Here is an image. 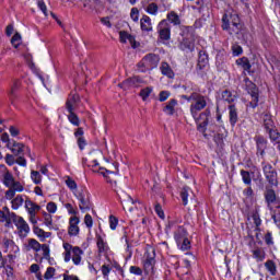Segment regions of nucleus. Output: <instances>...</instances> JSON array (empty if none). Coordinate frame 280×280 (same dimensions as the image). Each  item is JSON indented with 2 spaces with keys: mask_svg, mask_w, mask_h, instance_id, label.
Instances as JSON below:
<instances>
[{
  "mask_svg": "<svg viewBox=\"0 0 280 280\" xmlns=\"http://www.w3.org/2000/svg\"><path fill=\"white\" fill-rule=\"evenodd\" d=\"M129 272L131 275H136L137 277H141V275H143V270L138 266H131L129 268Z\"/></svg>",
  "mask_w": 280,
  "mask_h": 280,
  "instance_id": "nucleus-57",
  "label": "nucleus"
},
{
  "mask_svg": "<svg viewBox=\"0 0 280 280\" xmlns=\"http://www.w3.org/2000/svg\"><path fill=\"white\" fill-rule=\"evenodd\" d=\"M141 84H143V79H141V77L129 78L127 79V83H125V85L128 88V91H130V89H139Z\"/></svg>",
  "mask_w": 280,
  "mask_h": 280,
  "instance_id": "nucleus-24",
  "label": "nucleus"
},
{
  "mask_svg": "<svg viewBox=\"0 0 280 280\" xmlns=\"http://www.w3.org/2000/svg\"><path fill=\"white\" fill-rule=\"evenodd\" d=\"M11 188L14 189L15 191H23V189H25L21 182H13Z\"/></svg>",
  "mask_w": 280,
  "mask_h": 280,
  "instance_id": "nucleus-64",
  "label": "nucleus"
},
{
  "mask_svg": "<svg viewBox=\"0 0 280 280\" xmlns=\"http://www.w3.org/2000/svg\"><path fill=\"white\" fill-rule=\"evenodd\" d=\"M260 118L262 119V126L266 132H269L270 130H275V128H277L275 126V120H272V115H270V113L264 112L260 115Z\"/></svg>",
  "mask_w": 280,
  "mask_h": 280,
  "instance_id": "nucleus-15",
  "label": "nucleus"
},
{
  "mask_svg": "<svg viewBox=\"0 0 280 280\" xmlns=\"http://www.w3.org/2000/svg\"><path fill=\"white\" fill-rule=\"evenodd\" d=\"M16 214L15 212H11L10 208L8 206H4L2 210H0V222H5L7 218H10V215Z\"/></svg>",
  "mask_w": 280,
  "mask_h": 280,
  "instance_id": "nucleus-40",
  "label": "nucleus"
},
{
  "mask_svg": "<svg viewBox=\"0 0 280 280\" xmlns=\"http://www.w3.org/2000/svg\"><path fill=\"white\" fill-rule=\"evenodd\" d=\"M28 246H30V248L35 250V253H38V250H40V248L43 247V245H40V243H38V241H36V238H30Z\"/></svg>",
  "mask_w": 280,
  "mask_h": 280,
  "instance_id": "nucleus-48",
  "label": "nucleus"
},
{
  "mask_svg": "<svg viewBox=\"0 0 280 280\" xmlns=\"http://www.w3.org/2000/svg\"><path fill=\"white\" fill-rule=\"evenodd\" d=\"M54 275H56V268L48 267L44 275V279L46 280L54 279Z\"/></svg>",
  "mask_w": 280,
  "mask_h": 280,
  "instance_id": "nucleus-53",
  "label": "nucleus"
},
{
  "mask_svg": "<svg viewBox=\"0 0 280 280\" xmlns=\"http://www.w3.org/2000/svg\"><path fill=\"white\" fill-rule=\"evenodd\" d=\"M262 174L270 187H279V173L272 164L261 162Z\"/></svg>",
  "mask_w": 280,
  "mask_h": 280,
  "instance_id": "nucleus-3",
  "label": "nucleus"
},
{
  "mask_svg": "<svg viewBox=\"0 0 280 280\" xmlns=\"http://www.w3.org/2000/svg\"><path fill=\"white\" fill-rule=\"evenodd\" d=\"M249 237L252 241L248 243V246L250 248H253L254 246V249H252L253 259H255L259 264L264 261V259H266V250L256 245L255 237L253 235H250Z\"/></svg>",
  "mask_w": 280,
  "mask_h": 280,
  "instance_id": "nucleus-11",
  "label": "nucleus"
},
{
  "mask_svg": "<svg viewBox=\"0 0 280 280\" xmlns=\"http://www.w3.org/2000/svg\"><path fill=\"white\" fill-rule=\"evenodd\" d=\"M40 250H43L44 259H51V256L49 254L50 253L49 245L43 244L40 247Z\"/></svg>",
  "mask_w": 280,
  "mask_h": 280,
  "instance_id": "nucleus-52",
  "label": "nucleus"
},
{
  "mask_svg": "<svg viewBox=\"0 0 280 280\" xmlns=\"http://www.w3.org/2000/svg\"><path fill=\"white\" fill-rule=\"evenodd\" d=\"M130 16H131L132 21H135V23H137L139 21V9L132 8Z\"/></svg>",
  "mask_w": 280,
  "mask_h": 280,
  "instance_id": "nucleus-62",
  "label": "nucleus"
},
{
  "mask_svg": "<svg viewBox=\"0 0 280 280\" xmlns=\"http://www.w3.org/2000/svg\"><path fill=\"white\" fill-rule=\"evenodd\" d=\"M265 268L271 277H277V262L272 259H268L265 262Z\"/></svg>",
  "mask_w": 280,
  "mask_h": 280,
  "instance_id": "nucleus-31",
  "label": "nucleus"
},
{
  "mask_svg": "<svg viewBox=\"0 0 280 280\" xmlns=\"http://www.w3.org/2000/svg\"><path fill=\"white\" fill-rule=\"evenodd\" d=\"M0 172L3 173V185L5 187H12L15 183L14 176L8 171V167H5L4 164H0Z\"/></svg>",
  "mask_w": 280,
  "mask_h": 280,
  "instance_id": "nucleus-17",
  "label": "nucleus"
},
{
  "mask_svg": "<svg viewBox=\"0 0 280 280\" xmlns=\"http://www.w3.org/2000/svg\"><path fill=\"white\" fill-rule=\"evenodd\" d=\"M267 133L269 135V139L272 143H280V133L276 128L267 131Z\"/></svg>",
  "mask_w": 280,
  "mask_h": 280,
  "instance_id": "nucleus-39",
  "label": "nucleus"
},
{
  "mask_svg": "<svg viewBox=\"0 0 280 280\" xmlns=\"http://www.w3.org/2000/svg\"><path fill=\"white\" fill-rule=\"evenodd\" d=\"M245 90L250 95L249 108H257L259 106V88L248 77L244 79Z\"/></svg>",
  "mask_w": 280,
  "mask_h": 280,
  "instance_id": "nucleus-4",
  "label": "nucleus"
},
{
  "mask_svg": "<svg viewBox=\"0 0 280 280\" xmlns=\"http://www.w3.org/2000/svg\"><path fill=\"white\" fill-rule=\"evenodd\" d=\"M179 30H180L179 35L189 36V33L194 31V27H191V26H180Z\"/></svg>",
  "mask_w": 280,
  "mask_h": 280,
  "instance_id": "nucleus-59",
  "label": "nucleus"
},
{
  "mask_svg": "<svg viewBox=\"0 0 280 280\" xmlns=\"http://www.w3.org/2000/svg\"><path fill=\"white\" fill-rule=\"evenodd\" d=\"M11 152L15 155L19 156V154H23L25 152V144L21 142H16L15 140H12V149Z\"/></svg>",
  "mask_w": 280,
  "mask_h": 280,
  "instance_id": "nucleus-29",
  "label": "nucleus"
},
{
  "mask_svg": "<svg viewBox=\"0 0 280 280\" xmlns=\"http://www.w3.org/2000/svg\"><path fill=\"white\" fill-rule=\"evenodd\" d=\"M31 178L35 185H40V183H43V176H40L38 171H32Z\"/></svg>",
  "mask_w": 280,
  "mask_h": 280,
  "instance_id": "nucleus-44",
  "label": "nucleus"
},
{
  "mask_svg": "<svg viewBox=\"0 0 280 280\" xmlns=\"http://www.w3.org/2000/svg\"><path fill=\"white\" fill-rule=\"evenodd\" d=\"M187 235V229H185L184 226H178L174 233V240L176 244H178V242H183V240H186Z\"/></svg>",
  "mask_w": 280,
  "mask_h": 280,
  "instance_id": "nucleus-27",
  "label": "nucleus"
},
{
  "mask_svg": "<svg viewBox=\"0 0 280 280\" xmlns=\"http://www.w3.org/2000/svg\"><path fill=\"white\" fill-rule=\"evenodd\" d=\"M13 224L18 229L15 233L19 235L20 240H25V237L30 235V224H27V221H25L23 217L18 214L16 219H13Z\"/></svg>",
  "mask_w": 280,
  "mask_h": 280,
  "instance_id": "nucleus-8",
  "label": "nucleus"
},
{
  "mask_svg": "<svg viewBox=\"0 0 280 280\" xmlns=\"http://www.w3.org/2000/svg\"><path fill=\"white\" fill-rule=\"evenodd\" d=\"M46 209L48 213H56V211H58V206L56 205V202L50 201L47 203Z\"/></svg>",
  "mask_w": 280,
  "mask_h": 280,
  "instance_id": "nucleus-58",
  "label": "nucleus"
},
{
  "mask_svg": "<svg viewBox=\"0 0 280 280\" xmlns=\"http://www.w3.org/2000/svg\"><path fill=\"white\" fill-rule=\"evenodd\" d=\"M148 14H151L152 16H156L159 14V4L152 2L147 7Z\"/></svg>",
  "mask_w": 280,
  "mask_h": 280,
  "instance_id": "nucleus-45",
  "label": "nucleus"
},
{
  "mask_svg": "<svg viewBox=\"0 0 280 280\" xmlns=\"http://www.w3.org/2000/svg\"><path fill=\"white\" fill-rule=\"evenodd\" d=\"M236 66L241 67L244 71H247V73L250 74V69H253V65H250V60H248V57H241L236 59Z\"/></svg>",
  "mask_w": 280,
  "mask_h": 280,
  "instance_id": "nucleus-23",
  "label": "nucleus"
},
{
  "mask_svg": "<svg viewBox=\"0 0 280 280\" xmlns=\"http://www.w3.org/2000/svg\"><path fill=\"white\" fill-rule=\"evenodd\" d=\"M209 67V55L205 50L199 51L198 56V62L196 67L197 73H200V71H205Z\"/></svg>",
  "mask_w": 280,
  "mask_h": 280,
  "instance_id": "nucleus-13",
  "label": "nucleus"
},
{
  "mask_svg": "<svg viewBox=\"0 0 280 280\" xmlns=\"http://www.w3.org/2000/svg\"><path fill=\"white\" fill-rule=\"evenodd\" d=\"M72 261L74 266H80L82 261V255H84V250H82V248H80L79 246H75L72 248Z\"/></svg>",
  "mask_w": 280,
  "mask_h": 280,
  "instance_id": "nucleus-25",
  "label": "nucleus"
},
{
  "mask_svg": "<svg viewBox=\"0 0 280 280\" xmlns=\"http://www.w3.org/2000/svg\"><path fill=\"white\" fill-rule=\"evenodd\" d=\"M178 106V101L176 98H172L168 103L163 107V113L172 117L174 113H176V107Z\"/></svg>",
  "mask_w": 280,
  "mask_h": 280,
  "instance_id": "nucleus-20",
  "label": "nucleus"
},
{
  "mask_svg": "<svg viewBox=\"0 0 280 280\" xmlns=\"http://www.w3.org/2000/svg\"><path fill=\"white\" fill-rule=\"evenodd\" d=\"M264 240H265V244H266L267 246H275V241H273V238H272V232H267V233L265 234Z\"/></svg>",
  "mask_w": 280,
  "mask_h": 280,
  "instance_id": "nucleus-51",
  "label": "nucleus"
},
{
  "mask_svg": "<svg viewBox=\"0 0 280 280\" xmlns=\"http://www.w3.org/2000/svg\"><path fill=\"white\" fill-rule=\"evenodd\" d=\"M254 224L256 226V231H260V226H261V217L259 215V210H255L252 214Z\"/></svg>",
  "mask_w": 280,
  "mask_h": 280,
  "instance_id": "nucleus-41",
  "label": "nucleus"
},
{
  "mask_svg": "<svg viewBox=\"0 0 280 280\" xmlns=\"http://www.w3.org/2000/svg\"><path fill=\"white\" fill-rule=\"evenodd\" d=\"M221 97L224 102H228V104H233V102H235V100H237V97L235 95H233V93H231V91L225 90L221 93Z\"/></svg>",
  "mask_w": 280,
  "mask_h": 280,
  "instance_id": "nucleus-36",
  "label": "nucleus"
},
{
  "mask_svg": "<svg viewBox=\"0 0 280 280\" xmlns=\"http://www.w3.org/2000/svg\"><path fill=\"white\" fill-rule=\"evenodd\" d=\"M96 246L98 248V255H108L110 247H108V243L100 234H96Z\"/></svg>",
  "mask_w": 280,
  "mask_h": 280,
  "instance_id": "nucleus-19",
  "label": "nucleus"
},
{
  "mask_svg": "<svg viewBox=\"0 0 280 280\" xmlns=\"http://www.w3.org/2000/svg\"><path fill=\"white\" fill-rule=\"evenodd\" d=\"M140 27L142 32H152V19L148 15H143L140 20Z\"/></svg>",
  "mask_w": 280,
  "mask_h": 280,
  "instance_id": "nucleus-26",
  "label": "nucleus"
},
{
  "mask_svg": "<svg viewBox=\"0 0 280 280\" xmlns=\"http://www.w3.org/2000/svg\"><path fill=\"white\" fill-rule=\"evenodd\" d=\"M23 202H25V199H23V196L18 195L15 198L12 199L11 205L12 209L16 211L20 207H23Z\"/></svg>",
  "mask_w": 280,
  "mask_h": 280,
  "instance_id": "nucleus-38",
  "label": "nucleus"
},
{
  "mask_svg": "<svg viewBox=\"0 0 280 280\" xmlns=\"http://www.w3.org/2000/svg\"><path fill=\"white\" fill-rule=\"evenodd\" d=\"M160 69H161L162 75H166V78H170L171 80L174 79V70H172V67H170V63L162 62Z\"/></svg>",
  "mask_w": 280,
  "mask_h": 280,
  "instance_id": "nucleus-30",
  "label": "nucleus"
},
{
  "mask_svg": "<svg viewBox=\"0 0 280 280\" xmlns=\"http://www.w3.org/2000/svg\"><path fill=\"white\" fill-rule=\"evenodd\" d=\"M244 54V48H242V46H240L238 44H234L232 45V55L237 57V56H242Z\"/></svg>",
  "mask_w": 280,
  "mask_h": 280,
  "instance_id": "nucleus-50",
  "label": "nucleus"
},
{
  "mask_svg": "<svg viewBox=\"0 0 280 280\" xmlns=\"http://www.w3.org/2000/svg\"><path fill=\"white\" fill-rule=\"evenodd\" d=\"M207 108V96L196 93L192 103L190 104V115L191 117H198L200 110Z\"/></svg>",
  "mask_w": 280,
  "mask_h": 280,
  "instance_id": "nucleus-6",
  "label": "nucleus"
},
{
  "mask_svg": "<svg viewBox=\"0 0 280 280\" xmlns=\"http://www.w3.org/2000/svg\"><path fill=\"white\" fill-rule=\"evenodd\" d=\"M152 86H147L140 91V97H142V101L145 102L148 97L152 94Z\"/></svg>",
  "mask_w": 280,
  "mask_h": 280,
  "instance_id": "nucleus-47",
  "label": "nucleus"
},
{
  "mask_svg": "<svg viewBox=\"0 0 280 280\" xmlns=\"http://www.w3.org/2000/svg\"><path fill=\"white\" fill-rule=\"evenodd\" d=\"M221 23V30H223V32H228L230 36H233V34H240V32L244 30V24H242L237 13H224L222 15Z\"/></svg>",
  "mask_w": 280,
  "mask_h": 280,
  "instance_id": "nucleus-1",
  "label": "nucleus"
},
{
  "mask_svg": "<svg viewBox=\"0 0 280 280\" xmlns=\"http://www.w3.org/2000/svg\"><path fill=\"white\" fill-rule=\"evenodd\" d=\"M172 93L170 91H161L159 94V102H167Z\"/></svg>",
  "mask_w": 280,
  "mask_h": 280,
  "instance_id": "nucleus-56",
  "label": "nucleus"
},
{
  "mask_svg": "<svg viewBox=\"0 0 280 280\" xmlns=\"http://www.w3.org/2000/svg\"><path fill=\"white\" fill-rule=\"evenodd\" d=\"M277 209H278V213L272 214V220H273L275 224L280 226V206H278Z\"/></svg>",
  "mask_w": 280,
  "mask_h": 280,
  "instance_id": "nucleus-63",
  "label": "nucleus"
},
{
  "mask_svg": "<svg viewBox=\"0 0 280 280\" xmlns=\"http://www.w3.org/2000/svg\"><path fill=\"white\" fill-rule=\"evenodd\" d=\"M80 218L78 217H71L69 220V229H68V235L70 237H75L77 235H80Z\"/></svg>",
  "mask_w": 280,
  "mask_h": 280,
  "instance_id": "nucleus-14",
  "label": "nucleus"
},
{
  "mask_svg": "<svg viewBox=\"0 0 280 280\" xmlns=\"http://www.w3.org/2000/svg\"><path fill=\"white\" fill-rule=\"evenodd\" d=\"M25 207H26L30 215H36V211H40V206L36 205L32 200H26Z\"/></svg>",
  "mask_w": 280,
  "mask_h": 280,
  "instance_id": "nucleus-34",
  "label": "nucleus"
},
{
  "mask_svg": "<svg viewBox=\"0 0 280 280\" xmlns=\"http://www.w3.org/2000/svg\"><path fill=\"white\" fill-rule=\"evenodd\" d=\"M177 246L180 250H189V248H191V242L188 237H186L180 242H177Z\"/></svg>",
  "mask_w": 280,
  "mask_h": 280,
  "instance_id": "nucleus-42",
  "label": "nucleus"
},
{
  "mask_svg": "<svg viewBox=\"0 0 280 280\" xmlns=\"http://www.w3.org/2000/svg\"><path fill=\"white\" fill-rule=\"evenodd\" d=\"M154 211L156 215L161 218V220H165V212H163V207H161V203H155Z\"/></svg>",
  "mask_w": 280,
  "mask_h": 280,
  "instance_id": "nucleus-54",
  "label": "nucleus"
},
{
  "mask_svg": "<svg viewBox=\"0 0 280 280\" xmlns=\"http://www.w3.org/2000/svg\"><path fill=\"white\" fill-rule=\"evenodd\" d=\"M241 176L244 185H253V178L250 177V173L248 171H241Z\"/></svg>",
  "mask_w": 280,
  "mask_h": 280,
  "instance_id": "nucleus-43",
  "label": "nucleus"
},
{
  "mask_svg": "<svg viewBox=\"0 0 280 280\" xmlns=\"http://www.w3.org/2000/svg\"><path fill=\"white\" fill-rule=\"evenodd\" d=\"M21 43H23V37L21 36V33L15 32L11 38V45L14 49H19V47H21Z\"/></svg>",
  "mask_w": 280,
  "mask_h": 280,
  "instance_id": "nucleus-37",
  "label": "nucleus"
},
{
  "mask_svg": "<svg viewBox=\"0 0 280 280\" xmlns=\"http://www.w3.org/2000/svg\"><path fill=\"white\" fill-rule=\"evenodd\" d=\"M75 109L68 110V120L72 126H75L77 128L80 127V117H78V114L74 112Z\"/></svg>",
  "mask_w": 280,
  "mask_h": 280,
  "instance_id": "nucleus-35",
  "label": "nucleus"
},
{
  "mask_svg": "<svg viewBox=\"0 0 280 280\" xmlns=\"http://www.w3.org/2000/svg\"><path fill=\"white\" fill-rule=\"evenodd\" d=\"M158 34L160 40H170L172 38V25L167 20H162L158 24Z\"/></svg>",
  "mask_w": 280,
  "mask_h": 280,
  "instance_id": "nucleus-10",
  "label": "nucleus"
},
{
  "mask_svg": "<svg viewBox=\"0 0 280 280\" xmlns=\"http://www.w3.org/2000/svg\"><path fill=\"white\" fill-rule=\"evenodd\" d=\"M77 199L79 200V209L84 213V211H91L93 203H91V194L86 189H81L77 194Z\"/></svg>",
  "mask_w": 280,
  "mask_h": 280,
  "instance_id": "nucleus-7",
  "label": "nucleus"
},
{
  "mask_svg": "<svg viewBox=\"0 0 280 280\" xmlns=\"http://www.w3.org/2000/svg\"><path fill=\"white\" fill-rule=\"evenodd\" d=\"M110 270H113V267H110V265H103L101 267V271H102L103 278L105 280H110V278H109Z\"/></svg>",
  "mask_w": 280,
  "mask_h": 280,
  "instance_id": "nucleus-46",
  "label": "nucleus"
},
{
  "mask_svg": "<svg viewBox=\"0 0 280 280\" xmlns=\"http://www.w3.org/2000/svg\"><path fill=\"white\" fill-rule=\"evenodd\" d=\"M165 21L172 25H180V16L176 11H171L167 13Z\"/></svg>",
  "mask_w": 280,
  "mask_h": 280,
  "instance_id": "nucleus-28",
  "label": "nucleus"
},
{
  "mask_svg": "<svg viewBox=\"0 0 280 280\" xmlns=\"http://www.w3.org/2000/svg\"><path fill=\"white\" fill-rule=\"evenodd\" d=\"M256 141V148H257V154L260 156H264L266 154V149L268 148V140L264 138V136H257L255 138Z\"/></svg>",
  "mask_w": 280,
  "mask_h": 280,
  "instance_id": "nucleus-18",
  "label": "nucleus"
},
{
  "mask_svg": "<svg viewBox=\"0 0 280 280\" xmlns=\"http://www.w3.org/2000/svg\"><path fill=\"white\" fill-rule=\"evenodd\" d=\"M160 60L159 55L148 54L137 63V69L139 73H148V71H152V69L159 67Z\"/></svg>",
  "mask_w": 280,
  "mask_h": 280,
  "instance_id": "nucleus-2",
  "label": "nucleus"
},
{
  "mask_svg": "<svg viewBox=\"0 0 280 280\" xmlns=\"http://www.w3.org/2000/svg\"><path fill=\"white\" fill-rule=\"evenodd\" d=\"M264 196L267 207H270V205H275V202H277V192H275V189L267 187Z\"/></svg>",
  "mask_w": 280,
  "mask_h": 280,
  "instance_id": "nucleus-21",
  "label": "nucleus"
},
{
  "mask_svg": "<svg viewBox=\"0 0 280 280\" xmlns=\"http://www.w3.org/2000/svg\"><path fill=\"white\" fill-rule=\"evenodd\" d=\"M179 49L182 51H194V43L189 38L185 37L179 43Z\"/></svg>",
  "mask_w": 280,
  "mask_h": 280,
  "instance_id": "nucleus-32",
  "label": "nucleus"
},
{
  "mask_svg": "<svg viewBox=\"0 0 280 280\" xmlns=\"http://www.w3.org/2000/svg\"><path fill=\"white\" fill-rule=\"evenodd\" d=\"M209 117H211V109L207 108L196 117H192L197 125L198 132L207 137V126H209Z\"/></svg>",
  "mask_w": 280,
  "mask_h": 280,
  "instance_id": "nucleus-5",
  "label": "nucleus"
},
{
  "mask_svg": "<svg viewBox=\"0 0 280 280\" xmlns=\"http://www.w3.org/2000/svg\"><path fill=\"white\" fill-rule=\"evenodd\" d=\"M66 185L67 187H69V189H71L72 191L74 189H78V184L75 183V180H73L71 177H68V179L66 180Z\"/></svg>",
  "mask_w": 280,
  "mask_h": 280,
  "instance_id": "nucleus-60",
  "label": "nucleus"
},
{
  "mask_svg": "<svg viewBox=\"0 0 280 280\" xmlns=\"http://www.w3.org/2000/svg\"><path fill=\"white\" fill-rule=\"evenodd\" d=\"M23 86V82L21 79H13L10 90L8 91V96L12 106H16V100H19V91Z\"/></svg>",
  "mask_w": 280,
  "mask_h": 280,
  "instance_id": "nucleus-9",
  "label": "nucleus"
},
{
  "mask_svg": "<svg viewBox=\"0 0 280 280\" xmlns=\"http://www.w3.org/2000/svg\"><path fill=\"white\" fill-rule=\"evenodd\" d=\"M44 224L47 226H51V224H54V219L51 218V214L45 212L44 213Z\"/></svg>",
  "mask_w": 280,
  "mask_h": 280,
  "instance_id": "nucleus-61",
  "label": "nucleus"
},
{
  "mask_svg": "<svg viewBox=\"0 0 280 280\" xmlns=\"http://www.w3.org/2000/svg\"><path fill=\"white\" fill-rule=\"evenodd\" d=\"M18 214H10V217H7V220H4V226L5 229H14V219L16 220Z\"/></svg>",
  "mask_w": 280,
  "mask_h": 280,
  "instance_id": "nucleus-49",
  "label": "nucleus"
},
{
  "mask_svg": "<svg viewBox=\"0 0 280 280\" xmlns=\"http://www.w3.org/2000/svg\"><path fill=\"white\" fill-rule=\"evenodd\" d=\"M228 110L230 126H232V128H235L237 121H240V114L237 112V107L235 106V104H230L228 106Z\"/></svg>",
  "mask_w": 280,
  "mask_h": 280,
  "instance_id": "nucleus-16",
  "label": "nucleus"
},
{
  "mask_svg": "<svg viewBox=\"0 0 280 280\" xmlns=\"http://www.w3.org/2000/svg\"><path fill=\"white\" fill-rule=\"evenodd\" d=\"M118 224H119V219H117L115 215H109V228L112 229V231H115Z\"/></svg>",
  "mask_w": 280,
  "mask_h": 280,
  "instance_id": "nucleus-55",
  "label": "nucleus"
},
{
  "mask_svg": "<svg viewBox=\"0 0 280 280\" xmlns=\"http://www.w3.org/2000/svg\"><path fill=\"white\" fill-rule=\"evenodd\" d=\"M155 257H156V254L154 249L152 250V254H150V252H147V258L143 262V268L148 275H150V272L154 275V266H156Z\"/></svg>",
  "mask_w": 280,
  "mask_h": 280,
  "instance_id": "nucleus-12",
  "label": "nucleus"
},
{
  "mask_svg": "<svg viewBox=\"0 0 280 280\" xmlns=\"http://www.w3.org/2000/svg\"><path fill=\"white\" fill-rule=\"evenodd\" d=\"M80 102V95H78V94H70L69 96H68V100H67V102H66V108H67V110H75V107L74 106H77V104Z\"/></svg>",
  "mask_w": 280,
  "mask_h": 280,
  "instance_id": "nucleus-22",
  "label": "nucleus"
},
{
  "mask_svg": "<svg viewBox=\"0 0 280 280\" xmlns=\"http://www.w3.org/2000/svg\"><path fill=\"white\" fill-rule=\"evenodd\" d=\"M189 191H191V188H189V186H184L179 192L184 207H187L189 202Z\"/></svg>",
  "mask_w": 280,
  "mask_h": 280,
  "instance_id": "nucleus-33",
  "label": "nucleus"
}]
</instances>
